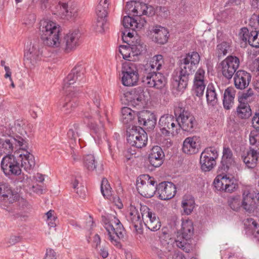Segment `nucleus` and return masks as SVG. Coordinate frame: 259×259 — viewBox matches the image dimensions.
I'll return each mask as SVG.
<instances>
[{"label":"nucleus","instance_id":"f257e3e1","mask_svg":"<svg viewBox=\"0 0 259 259\" xmlns=\"http://www.w3.org/2000/svg\"><path fill=\"white\" fill-rule=\"evenodd\" d=\"M40 24V38L46 46L60 48L68 53L79 46L80 33L78 30L70 31L60 38L61 28L56 22L45 19L41 20Z\"/></svg>","mask_w":259,"mask_h":259},{"label":"nucleus","instance_id":"f03ea898","mask_svg":"<svg viewBox=\"0 0 259 259\" xmlns=\"http://www.w3.org/2000/svg\"><path fill=\"white\" fill-rule=\"evenodd\" d=\"M200 60L199 54L196 52L188 53L182 58L181 70L173 75V85L178 91L183 92L185 90L188 84V76L196 69Z\"/></svg>","mask_w":259,"mask_h":259},{"label":"nucleus","instance_id":"7ed1b4c3","mask_svg":"<svg viewBox=\"0 0 259 259\" xmlns=\"http://www.w3.org/2000/svg\"><path fill=\"white\" fill-rule=\"evenodd\" d=\"M136 12L135 17L124 16L122 19V25L124 27L129 30H125L123 34V39L126 37L132 38L134 35V31L141 29L145 25L146 21L143 15L152 16L154 14V10L152 7L148 6L146 4L137 2L135 3Z\"/></svg>","mask_w":259,"mask_h":259},{"label":"nucleus","instance_id":"20e7f679","mask_svg":"<svg viewBox=\"0 0 259 259\" xmlns=\"http://www.w3.org/2000/svg\"><path fill=\"white\" fill-rule=\"evenodd\" d=\"M83 67H74L64 79L63 90L65 93L77 94L79 91L81 83L85 81Z\"/></svg>","mask_w":259,"mask_h":259},{"label":"nucleus","instance_id":"39448f33","mask_svg":"<svg viewBox=\"0 0 259 259\" xmlns=\"http://www.w3.org/2000/svg\"><path fill=\"white\" fill-rule=\"evenodd\" d=\"M193 231L192 222L190 220L183 221L181 232L175 240L176 245L187 253L190 252L193 248L190 239L193 234Z\"/></svg>","mask_w":259,"mask_h":259},{"label":"nucleus","instance_id":"423d86ee","mask_svg":"<svg viewBox=\"0 0 259 259\" xmlns=\"http://www.w3.org/2000/svg\"><path fill=\"white\" fill-rule=\"evenodd\" d=\"M104 227L111 243L120 247V239L123 237L124 228L120 221L114 216H111L109 221L105 223Z\"/></svg>","mask_w":259,"mask_h":259},{"label":"nucleus","instance_id":"0eeeda50","mask_svg":"<svg viewBox=\"0 0 259 259\" xmlns=\"http://www.w3.org/2000/svg\"><path fill=\"white\" fill-rule=\"evenodd\" d=\"M145 50L144 43L138 38L135 41H132L131 44L120 46L118 51L124 60L136 61L139 59V56Z\"/></svg>","mask_w":259,"mask_h":259},{"label":"nucleus","instance_id":"6e6552de","mask_svg":"<svg viewBox=\"0 0 259 259\" xmlns=\"http://www.w3.org/2000/svg\"><path fill=\"white\" fill-rule=\"evenodd\" d=\"M137 189L138 192L143 197L151 198L156 192L155 179L148 175H143L137 179Z\"/></svg>","mask_w":259,"mask_h":259},{"label":"nucleus","instance_id":"1a4fd4ad","mask_svg":"<svg viewBox=\"0 0 259 259\" xmlns=\"http://www.w3.org/2000/svg\"><path fill=\"white\" fill-rule=\"evenodd\" d=\"M17 151L14 154H7L4 156L1 162V167L6 176H18L21 173L18 159Z\"/></svg>","mask_w":259,"mask_h":259},{"label":"nucleus","instance_id":"9d476101","mask_svg":"<svg viewBox=\"0 0 259 259\" xmlns=\"http://www.w3.org/2000/svg\"><path fill=\"white\" fill-rule=\"evenodd\" d=\"M218 151L214 147L205 148L200 156V165L202 171L208 172L211 170L216 165V160L218 158Z\"/></svg>","mask_w":259,"mask_h":259},{"label":"nucleus","instance_id":"9b49d317","mask_svg":"<svg viewBox=\"0 0 259 259\" xmlns=\"http://www.w3.org/2000/svg\"><path fill=\"white\" fill-rule=\"evenodd\" d=\"M213 184L215 190L221 192L232 193L238 187L236 180L226 174L218 175Z\"/></svg>","mask_w":259,"mask_h":259},{"label":"nucleus","instance_id":"f8f14e48","mask_svg":"<svg viewBox=\"0 0 259 259\" xmlns=\"http://www.w3.org/2000/svg\"><path fill=\"white\" fill-rule=\"evenodd\" d=\"M147 140L146 133L140 126H133L127 131V141L132 146L141 148L147 145Z\"/></svg>","mask_w":259,"mask_h":259},{"label":"nucleus","instance_id":"ddd939ff","mask_svg":"<svg viewBox=\"0 0 259 259\" xmlns=\"http://www.w3.org/2000/svg\"><path fill=\"white\" fill-rule=\"evenodd\" d=\"M14 145L20 148L27 147V140L20 136L16 137L0 136V154L10 153L13 151Z\"/></svg>","mask_w":259,"mask_h":259},{"label":"nucleus","instance_id":"4468645a","mask_svg":"<svg viewBox=\"0 0 259 259\" xmlns=\"http://www.w3.org/2000/svg\"><path fill=\"white\" fill-rule=\"evenodd\" d=\"M42 53L38 44L28 41L24 51V62L29 68H34L41 60Z\"/></svg>","mask_w":259,"mask_h":259},{"label":"nucleus","instance_id":"2eb2a0df","mask_svg":"<svg viewBox=\"0 0 259 259\" xmlns=\"http://www.w3.org/2000/svg\"><path fill=\"white\" fill-rule=\"evenodd\" d=\"M159 125L163 135L174 136L179 133L178 119L172 115L167 114L162 116L159 120Z\"/></svg>","mask_w":259,"mask_h":259},{"label":"nucleus","instance_id":"dca6fc26","mask_svg":"<svg viewBox=\"0 0 259 259\" xmlns=\"http://www.w3.org/2000/svg\"><path fill=\"white\" fill-rule=\"evenodd\" d=\"M124 98L127 104L139 109L144 108L148 101L145 93L141 89L126 92L124 94Z\"/></svg>","mask_w":259,"mask_h":259},{"label":"nucleus","instance_id":"f3484780","mask_svg":"<svg viewBox=\"0 0 259 259\" xmlns=\"http://www.w3.org/2000/svg\"><path fill=\"white\" fill-rule=\"evenodd\" d=\"M143 82L147 87L161 90L166 85V79L162 74L151 71L145 72L143 77Z\"/></svg>","mask_w":259,"mask_h":259},{"label":"nucleus","instance_id":"a211bd4d","mask_svg":"<svg viewBox=\"0 0 259 259\" xmlns=\"http://www.w3.org/2000/svg\"><path fill=\"white\" fill-rule=\"evenodd\" d=\"M140 211L142 220L147 228L152 231H156L161 227V222L156 214L153 213L146 205H140Z\"/></svg>","mask_w":259,"mask_h":259},{"label":"nucleus","instance_id":"6ab92c4d","mask_svg":"<svg viewBox=\"0 0 259 259\" xmlns=\"http://www.w3.org/2000/svg\"><path fill=\"white\" fill-rule=\"evenodd\" d=\"M28 144L27 142V147H21L17 150V156L19 162H21V166L26 171L30 172L35 165L34 156L27 151Z\"/></svg>","mask_w":259,"mask_h":259},{"label":"nucleus","instance_id":"aec40b11","mask_svg":"<svg viewBox=\"0 0 259 259\" xmlns=\"http://www.w3.org/2000/svg\"><path fill=\"white\" fill-rule=\"evenodd\" d=\"M240 64L238 58L233 56H229L221 63L223 75L227 78H232Z\"/></svg>","mask_w":259,"mask_h":259},{"label":"nucleus","instance_id":"412c9836","mask_svg":"<svg viewBox=\"0 0 259 259\" xmlns=\"http://www.w3.org/2000/svg\"><path fill=\"white\" fill-rule=\"evenodd\" d=\"M179 132L181 128L183 131L190 132L196 125V119L193 115L188 111L183 110L177 117Z\"/></svg>","mask_w":259,"mask_h":259},{"label":"nucleus","instance_id":"4be33fe9","mask_svg":"<svg viewBox=\"0 0 259 259\" xmlns=\"http://www.w3.org/2000/svg\"><path fill=\"white\" fill-rule=\"evenodd\" d=\"M202 141L200 137L193 136L186 138L183 141V152L188 155L197 153L201 148Z\"/></svg>","mask_w":259,"mask_h":259},{"label":"nucleus","instance_id":"5701e85b","mask_svg":"<svg viewBox=\"0 0 259 259\" xmlns=\"http://www.w3.org/2000/svg\"><path fill=\"white\" fill-rule=\"evenodd\" d=\"M259 205V193L245 191L243 193L242 206L248 212L253 211Z\"/></svg>","mask_w":259,"mask_h":259},{"label":"nucleus","instance_id":"b1692460","mask_svg":"<svg viewBox=\"0 0 259 259\" xmlns=\"http://www.w3.org/2000/svg\"><path fill=\"white\" fill-rule=\"evenodd\" d=\"M156 192L161 200H168L174 197L176 193L175 185L171 182H163L156 187Z\"/></svg>","mask_w":259,"mask_h":259},{"label":"nucleus","instance_id":"393cba45","mask_svg":"<svg viewBox=\"0 0 259 259\" xmlns=\"http://www.w3.org/2000/svg\"><path fill=\"white\" fill-rule=\"evenodd\" d=\"M0 198L4 201L13 203L18 200L19 194L13 190L10 186L6 183H0Z\"/></svg>","mask_w":259,"mask_h":259},{"label":"nucleus","instance_id":"a878e982","mask_svg":"<svg viewBox=\"0 0 259 259\" xmlns=\"http://www.w3.org/2000/svg\"><path fill=\"white\" fill-rule=\"evenodd\" d=\"M152 40L156 43L163 45L166 44L169 38L168 30L160 25H155L151 30Z\"/></svg>","mask_w":259,"mask_h":259},{"label":"nucleus","instance_id":"bb28decb","mask_svg":"<svg viewBox=\"0 0 259 259\" xmlns=\"http://www.w3.org/2000/svg\"><path fill=\"white\" fill-rule=\"evenodd\" d=\"M138 117L140 125L149 130L154 128L156 123V118L153 113L147 110H143L139 112Z\"/></svg>","mask_w":259,"mask_h":259},{"label":"nucleus","instance_id":"cd10ccee","mask_svg":"<svg viewBox=\"0 0 259 259\" xmlns=\"http://www.w3.org/2000/svg\"><path fill=\"white\" fill-rule=\"evenodd\" d=\"M66 97L60 102V107L61 111L65 114L70 113L77 106L76 100L74 99H71L73 96H76V94L66 93Z\"/></svg>","mask_w":259,"mask_h":259},{"label":"nucleus","instance_id":"c85d7f7f","mask_svg":"<svg viewBox=\"0 0 259 259\" xmlns=\"http://www.w3.org/2000/svg\"><path fill=\"white\" fill-rule=\"evenodd\" d=\"M164 157V152L161 148L156 146L153 147L150 150L148 155V159L152 166L157 167L163 163Z\"/></svg>","mask_w":259,"mask_h":259},{"label":"nucleus","instance_id":"c756f323","mask_svg":"<svg viewBox=\"0 0 259 259\" xmlns=\"http://www.w3.org/2000/svg\"><path fill=\"white\" fill-rule=\"evenodd\" d=\"M126 218L128 222L133 224L136 230H138L142 226V218H141L137 208L132 204L128 208Z\"/></svg>","mask_w":259,"mask_h":259},{"label":"nucleus","instance_id":"7c9ffc66","mask_svg":"<svg viewBox=\"0 0 259 259\" xmlns=\"http://www.w3.org/2000/svg\"><path fill=\"white\" fill-rule=\"evenodd\" d=\"M251 80L249 73L243 70H239L234 77V84L236 88L242 90L246 88Z\"/></svg>","mask_w":259,"mask_h":259},{"label":"nucleus","instance_id":"2f4dec72","mask_svg":"<svg viewBox=\"0 0 259 259\" xmlns=\"http://www.w3.org/2000/svg\"><path fill=\"white\" fill-rule=\"evenodd\" d=\"M243 159L248 167H254L259 162V149L250 148L246 155L243 156Z\"/></svg>","mask_w":259,"mask_h":259},{"label":"nucleus","instance_id":"473e14b6","mask_svg":"<svg viewBox=\"0 0 259 259\" xmlns=\"http://www.w3.org/2000/svg\"><path fill=\"white\" fill-rule=\"evenodd\" d=\"M236 91L232 87L226 89L224 94L223 106L227 110L230 109L233 106Z\"/></svg>","mask_w":259,"mask_h":259},{"label":"nucleus","instance_id":"72a5a7b5","mask_svg":"<svg viewBox=\"0 0 259 259\" xmlns=\"http://www.w3.org/2000/svg\"><path fill=\"white\" fill-rule=\"evenodd\" d=\"M246 233L248 235H252L254 238L259 239V226L252 218L246 219L244 223Z\"/></svg>","mask_w":259,"mask_h":259},{"label":"nucleus","instance_id":"f704fd0d","mask_svg":"<svg viewBox=\"0 0 259 259\" xmlns=\"http://www.w3.org/2000/svg\"><path fill=\"white\" fill-rule=\"evenodd\" d=\"M206 98L207 104L209 106L214 107L218 103V95L215 88L212 83H209L206 88Z\"/></svg>","mask_w":259,"mask_h":259},{"label":"nucleus","instance_id":"c9c22d12","mask_svg":"<svg viewBox=\"0 0 259 259\" xmlns=\"http://www.w3.org/2000/svg\"><path fill=\"white\" fill-rule=\"evenodd\" d=\"M181 207L185 214H190L195 207L194 198L190 195H184L182 200Z\"/></svg>","mask_w":259,"mask_h":259},{"label":"nucleus","instance_id":"e433bc0d","mask_svg":"<svg viewBox=\"0 0 259 259\" xmlns=\"http://www.w3.org/2000/svg\"><path fill=\"white\" fill-rule=\"evenodd\" d=\"M70 12L68 5L60 2L57 8H53V14L56 15L64 19L70 20L72 19V17H70Z\"/></svg>","mask_w":259,"mask_h":259},{"label":"nucleus","instance_id":"4c0bfd02","mask_svg":"<svg viewBox=\"0 0 259 259\" xmlns=\"http://www.w3.org/2000/svg\"><path fill=\"white\" fill-rule=\"evenodd\" d=\"M164 64L163 56L161 55H157L153 56L149 63V65H147L145 69V72H148V70L150 69L155 70H159L161 68V66Z\"/></svg>","mask_w":259,"mask_h":259},{"label":"nucleus","instance_id":"58836bf2","mask_svg":"<svg viewBox=\"0 0 259 259\" xmlns=\"http://www.w3.org/2000/svg\"><path fill=\"white\" fill-rule=\"evenodd\" d=\"M110 0H100L96 8V14L99 18H105L108 14Z\"/></svg>","mask_w":259,"mask_h":259},{"label":"nucleus","instance_id":"ea45409f","mask_svg":"<svg viewBox=\"0 0 259 259\" xmlns=\"http://www.w3.org/2000/svg\"><path fill=\"white\" fill-rule=\"evenodd\" d=\"M221 162L222 164L224 166L226 165L228 168L234 163L233 153L230 148L228 147H224Z\"/></svg>","mask_w":259,"mask_h":259},{"label":"nucleus","instance_id":"a19ab883","mask_svg":"<svg viewBox=\"0 0 259 259\" xmlns=\"http://www.w3.org/2000/svg\"><path fill=\"white\" fill-rule=\"evenodd\" d=\"M135 112L131 108L124 107L121 110V120L124 124L130 123L135 118Z\"/></svg>","mask_w":259,"mask_h":259},{"label":"nucleus","instance_id":"79ce46f5","mask_svg":"<svg viewBox=\"0 0 259 259\" xmlns=\"http://www.w3.org/2000/svg\"><path fill=\"white\" fill-rule=\"evenodd\" d=\"M121 81L123 85L127 87L136 85L139 80V74L122 73Z\"/></svg>","mask_w":259,"mask_h":259},{"label":"nucleus","instance_id":"37998d69","mask_svg":"<svg viewBox=\"0 0 259 259\" xmlns=\"http://www.w3.org/2000/svg\"><path fill=\"white\" fill-rule=\"evenodd\" d=\"M83 163L84 166L89 171H93L96 168L97 161L93 154L84 155L83 158Z\"/></svg>","mask_w":259,"mask_h":259},{"label":"nucleus","instance_id":"c03bdc74","mask_svg":"<svg viewBox=\"0 0 259 259\" xmlns=\"http://www.w3.org/2000/svg\"><path fill=\"white\" fill-rule=\"evenodd\" d=\"M255 98V96L253 91L251 89H249L240 96L238 101L240 103L248 104V103L252 102Z\"/></svg>","mask_w":259,"mask_h":259},{"label":"nucleus","instance_id":"a18cd8bd","mask_svg":"<svg viewBox=\"0 0 259 259\" xmlns=\"http://www.w3.org/2000/svg\"><path fill=\"white\" fill-rule=\"evenodd\" d=\"M160 242L163 246L167 245L165 247V249L168 250V251H170V249L172 248L171 244H169V240H171V238L168 233L167 229L162 228L161 230V234L160 236Z\"/></svg>","mask_w":259,"mask_h":259},{"label":"nucleus","instance_id":"49530a36","mask_svg":"<svg viewBox=\"0 0 259 259\" xmlns=\"http://www.w3.org/2000/svg\"><path fill=\"white\" fill-rule=\"evenodd\" d=\"M237 115L241 118H246L251 115V109L248 104L240 103L237 109Z\"/></svg>","mask_w":259,"mask_h":259},{"label":"nucleus","instance_id":"de8ad7c7","mask_svg":"<svg viewBox=\"0 0 259 259\" xmlns=\"http://www.w3.org/2000/svg\"><path fill=\"white\" fill-rule=\"evenodd\" d=\"M59 2L58 0H40V7L41 9L49 10L53 13V8H57Z\"/></svg>","mask_w":259,"mask_h":259},{"label":"nucleus","instance_id":"09e8293b","mask_svg":"<svg viewBox=\"0 0 259 259\" xmlns=\"http://www.w3.org/2000/svg\"><path fill=\"white\" fill-rule=\"evenodd\" d=\"M121 72L122 73L138 74L136 64L130 62H125L122 64Z\"/></svg>","mask_w":259,"mask_h":259},{"label":"nucleus","instance_id":"8fccbe9b","mask_svg":"<svg viewBox=\"0 0 259 259\" xmlns=\"http://www.w3.org/2000/svg\"><path fill=\"white\" fill-rule=\"evenodd\" d=\"M230 47V43L223 41L219 44L217 47V53L219 57H223L227 55Z\"/></svg>","mask_w":259,"mask_h":259},{"label":"nucleus","instance_id":"3c124183","mask_svg":"<svg viewBox=\"0 0 259 259\" xmlns=\"http://www.w3.org/2000/svg\"><path fill=\"white\" fill-rule=\"evenodd\" d=\"M205 71L199 68L195 72L193 79V83H206Z\"/></svg>","mask_w":259,"mask_h":259},{"label":"nucleus","instance_id":"603ef678","mask_svg":"<svg viewBox=\"0 0 259 259\" xmlns=\"http://www.w3.org/2000/svg\"><path fill=\"white\" fill-rule=\"evenodd\" d=\"M101 191L103 196L107 198H108L112 194L111 188L106 179H103L102 181Z\"/></svg>","mask_w":259,"mask_h":259},{"label":"nucleus","instance_id":"864d4df0","mask_svg":"<svg viewBox=\"0 0 259 259\" xmlns=\"http://www.w3.org/2000/svg\"><path fill=\"white\" fill-rule=\"evenodd\" d=\"M228 203L231 209L237 211L241 206L240 198L239 196H231L228 199Z\"/></svg>","mask_w":259,"mask_h":259},{"label":"nucleus","instance_id":"5fc2aeb1","mask_svg":"<svg viewBox=\"0 0 259 259\" xmlns=\"http://www.w3.org/2000/svg\"><path fill=\"white\" fill-rule=\"evenodd\" d=\"M79 127L78 124H74L67 132V137L71 140L75 142L79 137Z\"/></svg>","mask_w":259,"mask_h":259},{"label":"nucleus","instance_id":"6e6d98bb","mask_svg":"<svg viewBox=\"0 0 259 259\" xmlns=\"http://www.w3.org/2000/svg\"><path fill=\"white\" fill-rule=\"evenodd\" d=\"M130 2H127L125 7L124 11L127 16H130L132 17H135V13L136 12V2L135 0H130Z\"/></svg>","mask_w":259,"mask_h":259},{"label":"nucleus","instance_id":"4d7b16f0","mask_svg":"<svg viewBox=\"0 0 259 259\" xmlns=\"http://www.w3.org/2000/svg\"><path fill=\"white\" fill-rule=\"evenodd\" d=\"M206 87V83H193L194 94L198 97L203 96Z\"/></svg>","mask_w":259,"mask_h":259},{"label":"nucleus","instance_id":"13d9d810","mask_svg":"<svg viewBox=\"0 0 259 259\" xmlns=\"http://www.w3.org/2000/svg\"><path fill=\"white\" fill-rule=\"evenodd\" d=\"M249 45L253 47L259 48V31L254 30L250 32Z\"/></svg>","mask_w":259,"mask_h":259},{"label":"nucleus","instance_id":"bf43d9fd","mask_svg":"<svg viewBox=\"0 0 259 259\" xmlns=\"http://www.w3.org/2000/svg\"><path fill=\"white\" fill-rule=\"evenodd\" d=\"M249 142L251 145H255V149H259V132L253 130L249 134Z\"/></svg>","mask_w":259,"mask_h":259},{"label":"nucleus","instance_id":"052dcab7","mask_svg":"<svg viewBox=\"0 0 259 259\" xmlns=\"http://www.w3.org/2000/svg\"><path fill=\"white\" fill-rule=\"evenodd\" d=\"M105 18H99L97 19L95 24L93 25V29L99 33H102L104 31V26L105 24Z\"/></svg>","mask_w":259,"mask_h":259},{"label":"nucleus","instance_id":"680f3d73","mask_svg":"<svg viewBox=\"0 0 259 259\" xmlns=\"http://www.w3.org/2000/svg\"><path fill=\"white\" fill-rule=\"evenodd\" d=\"M46 221L50 227H55L56 226V221L57 218L53 214V211L50 210L46 213Z\"/></svg>","mask_w":259,"mask_h":259},{"label":"nucleus","instance_id":"e2e57ef3","mask_svg":"<svg viewBox=\"0 0 259 259\" xmlns=\"http://www.w3.org/2000/svg\"><path fill=\"white\" fill-rule=\"evenodd\" d=\"M239 37L243 41L245 42L248 41L249 44L250 32H249L247 28L244 27L241 29Z\"/></svg>","mask_w":259,"mask_h":259},{"label":"nucleus","instance_id":"0e129e2a","mask_svg":"<svg viewBox=\"0 0 259 259\" xmlns=\"http://www.w3.org/2000/svg\"><path fill=\"white\" fill-rule=\"evenodd\" d=\"M167 251L169 252L168 250ZM169 252L170 253L167 255V259H186L181 252L177 251H171V250Z\"/></svg>","mask_w":259,"mask_h":259},{"label":"nucleus","instance_id":"69168bd1","mask_svg":"<svg viewBox=\"0 0 259 259\" xmlns=\"http://www.w3.org/2000/svg\"><path fill=\"white\" fill-rule=\"evenodd\" d=\"M21 239L20 236L16 235H12L9 237H8L6 239V242L8 245H12L16 244L17 242H19Z\"/></svg>","mask_w":259,"mask_h":259},{"label":"nucleus","instance_id":"338daca9","mask_svg":"<svg viewBox=\"0 0 259 259\" xmlns=\"http://www.w3.org/2000/svg\"><path fill=\"white\" fill-rule=\"evenodd\" d=\"M250 69L252 72H257V75H259V58L253 61L251 65H250Z\"/></svg>","mask_w":259,"mask_h":259},{"label":"nucleus","instance_id":"774afa93","mask_svg":"<svg viewBox=\"0 0 259 259\" xmlns=\"http://www.w3.org/2000/svg\"><path fill=\"white\" fill-rule=\"evenodd\" d=\"M44 259H57L56 253L52 249H47L46 255Z\"/></svg>","mask_w":259,"mask_h":259}]
</instances>
